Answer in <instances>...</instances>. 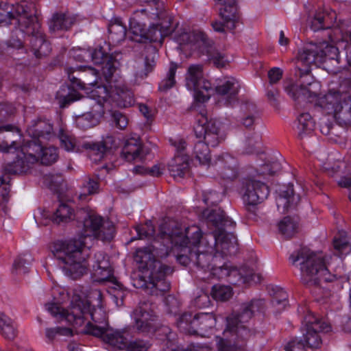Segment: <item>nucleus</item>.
<instances>
[{
  "label": "nucleus",
  "mask_w": 351,
  "mask_h": 351,
  "mask_svg": "<svg viewBox=\"0 0 351 351\" xmlns=\"http://www.w3.org/2000/svg\"><path fill=\"white\" fill-rule=\"evenodd\" d=\"M202 217L206 219L208 226H213L215 228L204 237H202L198 227L187 228L183 232L178 224L174 221H165L161 224L159 237L162 239V243L167 241L171 245L186 247L190 250L197 249L200 245H208L210 242L209 239L202 243L203 240L219 230H223L224 232H232L231 230L236 225L220 208L206 209L202 212ZM159 245V241H154L151 245L138 249L134 256L135 261L147 269L149 281L145 283V291L151 295L156 296L162 295L169 290L170 282L167 280V276L173 271L169 266L156 258V256L166 257L170 246L163 243L162 247L160 248Z\"/></svg>",
  "instance_id": "nucleus-1"
},
{
  "label": "nucleus",
  "mask_w": 351,
  "mask_h": 351,
  "mask_svg": "<svg viewBox=\"0 0 351 351\" xmlns=\"http://www.w3.org/2000/svg\"><path fill=\"white\" fill-rule=\"evenodd\" d=\"M71 219L77 221L80 238L58 241L51 247V252L64 274L77 279L87 270L85 262L86 239L93 237L104 242L110 241L114 237L115 228L112 221H105L86 208L73 213L68 204H60L53 216V221L59 224Z\"/></svg>",
  "instance_id": "nucleus-2"
},
{
  "label": "nucleus",
  "mask_w": 351,
  "mask_h": 351,
  "mask_svg": "<svg viewBox=\"0 0 351 351\" xmlns=\"http://www.w3.org/2000/svg\"><path fill=\"white\" fill-rule=\"evenodd\" d=\"M101 291L96 289L91 291L88 298L74 295L69 309L61 308L56 304H48L46 308L53 317L75 326H82L86 322L84 332L100 337L108 327L107 314L101 304Z\"/></svg>",
  "instance_id": "nucleus-3"
},
{
  "label": "nucleus",
  "mask_w": 351,
  "mask_h": 351,
  "mask_svg": "<svg viewBox=\"0 0 351 351\" xmlns=\"http://www.w3.org/2000/svg\"><path fill=\"white\" fill-rule=\"evenodd\" d=\"M338 48L328 44L327 42L319 43H310L304 46L298 52V62L305 66L304 69L298 68L295 75L300 78V84H292L286 88L287 93L294 99L301 97L306 98L308 90L307 86L312 82L310 75V66H319L327 60H335L339 62Z\"/></svg>",
  "instance_id": "nucleus-4"
},
{
  "label": "nucleus",
  "mask_w": 351,
  "mask_h": 351,
  "mask_svg": "<svg viewBox=\"0 0 351 351\" xmlns=\"http://www.w3.org/2000/svg\"><path fill=\"white\" fill-rule=\"evenodd\" d=\"M264 305L263 300H253L242 305L241 311L232 314L226 318V328L223 337H217L218 351L245 350L247 342L254 332L245 325L253 315L261 310Z\"/></svg>",
  "instance_id": "nucleus-5"
},
{
  "label": "nucleus",
  "mask_w": 351,
  "mask_h": 351,
  "mask_svg": "<svg viewBox=\"0 0 351 351\" xmlns=\"http://www.w3.org/2000/svg\"><path fill=\"white\" fill-rule=\"evenodd\" d=\"M15 11L19 16V31L27 36L34 55L37 58L48 56L51 51V44L46 39L41 25L36 17L35 5L33 3L23 1L16 4Z\"/></svg>",
  "instance_id": "nucleus-6"
},
{
  "label": "nucleus",
  "mask_w": 351,
  "mask_h": 351,
  "mask_svg": "<svg viewBox=\"0 0 351 351\" xmlns=\"http://www.w3.org/2000/svg\"><path fill=\"white\" fill-rule=\"evenodd\" d=\"M293 265L299 267L302 282L308 287L317 286L322 281L332 282L337 277L330 274L325 265L324 257L308 247H301L289 256Z\"/></svg>",
  "instance_id": "nucleus-7"
},
{
  "label": "nucleus",
  "mask_w": 351,
  "mask_h": 351,
  "mask_svg": "<svg viewBox=\"0 0 351 351\" xmlns=\"http://www.w3.org/2000/svg\"><path fill=\"white\" fill-rule=\"evenodd\" d=\"M208 239L210 241L208 245H200L197 249L189 250L190 261L198 270L197 278L207 274V269L213 263V258L215 257L213 253L215 250H221L222 253L226 254L228 252L230 253L231 250L236 249L237 247V239L232 232H224L223 230H219L213 234H209L202 243Z\"/></svg>",
  "instance_id": "nucleus-8"
},
{
  "label": "nucleus",
  "mask_w": 351,
  "mask_h": 351,
  "mask_svg": "<svg viewBox=\"0 0 351 351\" xmlns=\"http://www.w3.org/2000/svg\"><path fill=\"white\" fill-rule=\"evenodd\" d=\"M194 132L199 139L193 147V155L202 165H207L210 161L208 146L216 147L221 142L224 136L221 132V123L215 119L208 120L207 117L201 114L194 127Z\"/></svg>",
  "instance_id": "nucleus-9"
},
{
  "label": "nucleus",
  "mask_w": 351,
  "mask_h": 351,
  "mask_svg": "<svg viewBox=\"0 0 351 351\" xmlns=\"http://www.w3.org/2000/svg\"><path fill=\"white\" fill-rule=\"evenodd\" d=\"M226 278L230 284L235 285L260 281V276L255 274L253 268L247 265H243L239 269L232 268L228 263L223 261L221 254L219 252L215 254L213 263L207 269V274L199 276V278L204 281L212 278L220 280Z\"/></svg>",
  "instance_id": "nucleus-10"
},
{
  "label": "nucleus",
  "mask_w": 351,
  "mask_h": 351,
  "mask_svg": "<svg viewBox=\"0 0 351 351\" xmlns=\"http://www.w3.org/2000/svg\"><path fill=\"white\" fill-rule=\"evenodd\" d=\"M337 15L335 11L329 13L326 12H317L310 19V27L314 32L321 29L333 28L334 41L344 44L343 49L346 58L349 65L351 66V19L340 21L335 25L333 21Z\"/></svg>",
  "instance_id": "nucleus-11"
},
{
  "label": "nucleus",
  "mask_w": 351,
  "mask_h": 351,
  "mask_svg": "<svg viewBox=\"0 0 351 351\" xmlns=\"http://www.w3.org/2000/svg\"><path fill=\"white\" fill-rule=\"evenodd\" d=\"M215 324L216 317L212 313H199L194 316L191 313H184L177 320V326L180 331L201 336H206Z\"/></svg>",
  "instance_id": "nucleus-12"
},
{
  "label": "nucleus",
  "mask_w": 351,
  "mask_h": 351,
  "mask_svg": "<svg viewBox=\"0 0 351 351\" xmlns=\"http://www.w3.org/2000/svg\"><path fill=\"white\" fill-rule=\"evenodd\" d=\"M133 327L141 333H149L157 329L158 319L154 305L149 301L141 302L131 313Z\"/></svg>",
  "instance_id": "nucleus-13"
},
{
  "label": "nucleus",
  "mask_w": 351,
  "mask_h": 351,
  "mask_svg": "<svg viewBox=\"0 0 351 351\" xmlns=\"http://www.w3.org/2000/svg\"><path fill=\"white\" fill-rule=\"evenodd\" d=\"M301 330L306 345L311 348H317L322 344L320 333L330 331L331 326L309 312L302 321Z\"/></svg>",
  "instance_id": "nucleus-14"
},
{
  "label": "nucleus",
  "mask_w": 351,
  "mask_h": 351,
  "mask_svg": "<svg viewBox=\"0 0 351 351\" xmlns=\"http://www.w3.org/2000/svg\"><path fill=\"white\" fill-rule=\"evenodd\" d=\"M95 260L93 264V269L96 280L98 282L109 281L114 285L115 291L114 297L116 299H121V304H123V300L125 297V292L121 291V285L117 281L113 276V271L110 264L108 256L102 252H97L95 254Z\"/></svg>",
  "instance_id": "nucleus-15"
},
{
  "label": "nucleus",
  "mask_w": 351,
  "mask_h": 351,
  "mask_svg": "<svg viewBox=\"0 0 351 351\" xmlns=\"http://www.w3.org/2000/svg\"><path fill=\"white\" fill-rule=\"evenodd\" d=\"M97 88L101 90L104 93V95L99 96L97 100L90 97L82 98L83 104L89 106L90 110L77 119V125L80 128L83 129L92 128L104 114V102L108 97L107 90L104 86H97Z\"/></svg>",
  "instance_id": "nucleus-16"
},
{
  "label": "nucleus",
  "mask_w": 351,
  "mask_h": 351,
  "mask_svg": "<svg viewBox=\"0 0 351 351\" xmlns=\"http://www.w3.org/2000/svg\"><path fill=\"white\" fill-rule=\"evenodd\" d=\"M186 81V87L195 93L197 99L202 102L209 99L213 89L211 83L203 77L202 65L190 66L188 69Z\"/></svg>",
  "instance_id": "nucleus-17"
},
{
  "label": "nucleus",
  "mask_w": 351,
  "mask_h": 351,
  "mask_svg": "<svg viewBox=\"0 0 351 351\" xmlns=\"http://www.w3.org/2000/svg\"><path fill=\"white\" fill-rule=\"evenodd\" d=\"M219 8V16L222 21H214L211 25L215 31L224 32L225 29L232 30L240 19L237 0H215Z\"/></svg>",
  "instance_id": "nucleus-18"
},
{
  "label": "nucleus",
  "mask_w": 351,
  "mask_h": 351,
  "mask_svg": "<svg viewBox=\"0 0 351 351\" xmlns=\"http://www.w3.org/2000/svg\"><path fill=\"white\" fill-rule=\"evenodd\" d=\"M324 107L335 116L351 119V95L347 93L330 90L322 100Z\"/></svg>",
  "instance_id": "nucleus-19"
},
{
  "label": "nucleus",
  "mask_w": 351,
  "mask_h": 351,
  "mask_svg": "<svg viewBox=\"0 0 351 351\" xmlns=\"http://www.w3.org/2000/svg\"><path fill=\"white\" fill-rule=\"evenodd\" d=\"M242 193L247 209L250 210V206H254L267 199L269 190L264 182L247 178L243 181Z\"/></svg>",
  "instance_id": "nucleus-20"
},
{
  "label": "nucleus",
  "mask_w": 351,
  "mask_h": 351,
  "mask_svg": "<svg viewBox=\"0 0 351 351\" xmlns=\"http://www.w3.org/2000/svg\"><path fill=\"white\" fill-rule=\"evenodd\" d=\"M77 55L79 61H86V58H91L95 64H103L101 73L106 80H108L115 71V66L112 62V56L105 52L101 47L95 49L92 51L80 50Z\"/></svg>",
  "instance_id": "nucleus-21"
},
{
  "label": "nucleus",
  "mask_w": 351,
  "mask_h": 351,
  "mask_svg": "<svg viewBox=\"0 0 351 351\" xmlns=\"http://www.w3.org/2000/svg\"><path fill=\"white\" fill-rule=\"evenodd\" d=\"M240 82L233 77H226L215 87L219 106H231L238 100Z\"/></svg>",
  "instance_id": "nucleus-22"
},
{
  "label": "nucleus",
  "mask_w": 351,
  "mask_h": 351,
  "mask_svg": "<svg viewBox=\"0 0 351 351\" xmlns=\"http://www.w3.org/2000/svg\"><path fill=\"white\" fill-rule=\"evenodd\" d=\"M175 147L176 154L169 165V171L173 178H183L188 172L189 157L184 153L186 143L183 139H177L171 142Z\"/></svg>",
  "instance_id": "nucleus-23"
},
{
  "label": "nucleus",
  "mask_w": 351,
  "mask_h": 351,
  "mask_svg": "<svg viewBox=\"0 0 351 351\" xmlns=\"http://www.w3.org/2000/svg\"><path fill=\"white\" fill-rule=\"evenodd\" d=\"M29 161L36 162L40 161L43 165H50L54 163L58 158V149L56 147H44V143L29 142L27 149Z\"/></svg>",
  "instance_id": "nucleus-24"
},
{
  "label": "nucleus",
  "mask_w": 351,
  "mask_h": 351,
  "mask_svg": "<svg viewBox=\"0 0 351 351\" xmlns=\"http://www.w3.org/2000/svg\"><path fill=\"white\" fill-rule=\"evenodd\" d=\"M66 71L73 86L84 89L86 85L95 86L97 83L99 72L95 69L85 67L81 72L80 67H69Z\"/></svg>",
  "instance_id": "nucleus-25"
},
{
  "label": "nucleus",
  "mask_w": 351,
  "mask_h": 351,
  "mask_svg": "<svg viewBox=\"0 0 351 351\" xmlns=\"http://www.w3.org/2000/svg\"><path fill=\"white\" fill-rule=\"evenodd\" d=\"M197 39L199 51L206 54L208 60L213 62L216 67H223L228 64V60L226 55L214 46L213 41L209 40L206 35L200 32L197 35Z\"/></svg>",
  "instance_id": "nucleus-26"
},
{
  "label": "nucleus",
  "mask_w": 351,
  "mask_h": 351,
  "mask_svg": "<svg viewBox=\"0 0 351 351\" xmlns=\"http://www.w3.org/2000/svg\"><path fill=\"white\" fill-rule=\"evenodd\" d=\"M213 167L224 180H232L238 176L237 160L228 153L217 156Z\"/></svg>",
  "instance_id": "nucleus-27"
},
{
  "label": "nucleus",
  "mask_w": 351,
  "mask_h": 351,
  "mask_svg": "<svg viewBox=\"0 0 351 351\" xmlns=\"http://www.w3.org/2000/svg\"><path fill=\"white\" fill-rule=\"evenodd\" d=\"M116 140L112 136H106L102 141L86 143L84 147L88 149V157L93 162L101 161L107 153L117 147Z\"/></svg>",
  "instance_id": "nucleus-28"
},
{
  "label": "nucleus",
  "mask_w": 351,
  "mask_h": 351,
  "mask_svg": "<svg viewBox=\"0 0 351 351\" xmlns=\"http://www.w3.org/2000/svg\"><path fill=\"white\" fill-rule=\"evenodd\" d=\"M300 197L293 190V185L282 186L278 191L276 205L279 211L285 213L294 208L299 203Z\"/></svg>",
  "instance_id": "nucleus-29"
},
{
  "label": "nucleus",
  "mask_w": 351,
  "mask_h": 351,
  "mask_svg": "<svg viewBox=\"0 0 351 351\" xmlns=\"http://www.w3.org/2000/svg\"><path fill=\"white\" fill-rule=\"evenodd\" d=\"M27 132L32 138L30 142L38 144L44 143L53 136L52 125L48 121L41 119L33 121L27 128Z\"/></svg>",
  "instance_id": "nucleus-30"
},
{
  "label": "nucleus",
  "mask_w": 351,
  "mask_h": 351,
  "mask_svg": "<svg viewBox=\"0 0 351 351\" xmlns=\"http://www.w3.org/2000/svg\"><path fill=\"white\" fill-rule=\"evenodd\" d=\"M147 153V149L142 146L138 136L127 139L122 149L123 157L129 162L143 161Z\"/></svg>",
  "instance_id": "nucleus-31"
},
{
  "label": "nucleus",
  "mask_w": 351,
  "mask_h": 351,
  "mask_svg": "<svg viewBox=\"0 0 351 351\" xmlns=\"http://www.w3.org/2000/svg\"><path fill=\"white\" fill-rule=\"evenodd\" d=\"M129 329V327L121 330L108 327L99 337L111 346L119 350H124L128 341L126 335H128Z\"/></svg>",
  "instance_id": "nucleus-32"
},
{
  "label": "nucleus",
  "mask_w": 351,
  "mask_h": 351,
  "mask_svg": "<svg viewBox=\"0 0 351 351\" xmlns=\"http://www.w3.org/2000/svg\"><path fill=\"white\" fill-rule=\"evenodd\" d=\"M28 144L22 147L21 152L18 155L17 159L11 163L8 164L6 171L9 173L18 174L26 173L29 169L31 165L35 162H31L27 153Z\"/></svg>",
  "instance_id": "nucleus-33"
},
{
  "label": "nucleus",
  "mask_w": 351,
  "mask_h": 351,
  "mask_svg": "<svg viewBox=\"0 0 351 351\" xmlns=\"http://www.w3.org/2000/svg\"><path fill=\"white\" fill-rule=\"evenodd\" d=\"M143 55L145 56V68L143 70L136 73V77L141 79L146 77L154 70L156 66V60L158 58V50L156 47L149 45L145 47Z\"/></svg>",
  "instance_id": "nucleus-34"
},
{
  "label": "nucleus",
  "mask_w": 351,
  "mask_h": 351,
  "mask_svg": "<svg viewBox=\"0 0 351 351\" xmlns=\"http://www.w3.org/2000/svg\"><path fill=\"white\" fill-rule=\"evenodd\" d=\"M75 18L67 14L56 13L53 15L49 23L50 32L67 31L75 23Z\"/></svg>",
  "instance_id": "nucleus-35"
},
{
  "label": "nucleus",
  "mask_w": 351,
  "mask_h": 351,
  "mask_svg": "<svg viewBox=\"0 0 351 351\" xmlns=\"http://www.w3.org/2000/svg\"><path fill=\"white\" fill-rule=\"evenodd\" d=\"M108 38L114 45L119 44L127 36L126 27L120 19H114L108 25Z\"/></svg>",
  "instance_id": "nucleus-36"
},
{
  "label": "nucleus",
  "mask_w": 351,
  "mask_h": 351,
  "mask_svg": "<svg viewBox=\"0 0 351 351\" xmlns=\"http://www.w3.org/2000/svg\"><path fill=\"white\" fill-rule=\"evenodd\" d=\"M4 132H12V134H9L8 136H3L8 140L3 141L0 144V150L3 152H10L12 149L16 150V148L15 145L16 140L13 139L10 137V136H16L17 137H20L21 133L19 129L16 126L12 124L0 126V134Z\"/></svg>",
  "instance_id": "nucleus-37"
},
{
  "label": "nucleus",
  "mask_w": 351,
  "mask_h": 351,
  "mask_svg": "<svg viewBox=\"0 0 351 351\" xmlns=\"http://www.w3.org/2000/svg\"><path fill=\"white\" fill-rule=\"evenodd\" d=\"M0 332L5 338L10 340L17 335L16 323L2 312H0Z\"/></svg>",
  "instance_id": "nucleus-38"
},
{
  "label": "nucleus",
  "mask_w": 351,
  "mask_h": 351,
  "mask_svg": "<svg viewBox=\"0 0 351 351\" xmlns=\"http://www.w3.org/2000/svg\"><path fill=\"white\" fill-rule=\"evenodd\" d=\"M56 99H58L60 106L64 108L71 102L80 99V97L74 89L67 86H62L56 93Z\"/></svg>",
  "instance_id": "nucleus-39"
},
{
  "label": "nucleus",
  "mask_w": 351,
  "mask_h": 351,
  "mask_svg": "<svg viewBox=\"0 0 351 351\" xmlns=\"http://www.w3.org/2000/svg\"><path fill=\"white\" fill-rule=\"evenodd\" d=\"M171 32V30L169 28L162 30L160 24H153L147 31L145 30L143 39L144 38L149 42L162 43L163 38Z\"/></svg>",
  "instance_id": "nucleus-40"
},
{
  "label": "nucleus",
  "mask_w": 351,
  "mask_h": 351,
  "mask_svg": "<svg viewBox=\"0 0 351 351\" xmlns=\"http://www.w3.org/2000/svg\"><path fill=\"white\" fill-rule=\"evenodd\" d=\"M298 221L290 217H284L278 223L280 232L286 238L293 237L298 230Z\"/></svg>",
  "instance_id": "nucleus-41"
},
{
  "label": "nucleus",
  "mask_w": 351,
  "mask_h": 351,
  "mask_svg": "<svg viewBox=\"0 0 351 351\" xmlns=\"http://www.w3.org/2000/svg\"><path fill=\"white\" fill-rule=\"evenodd\" d=\"M298 134L301 137L304 134L310 133L314 129L315 123L308 112L301 113L298 117Z\"/></svg>",
  "instance_id": "nucleus-42"
},
{
  "label": "nucleus",
  "mask_w": 351,
  "mask_h": 351,
  "mask_svg": "<svg viewBox=\"0 0 351 351\" xmlns=\"http://www.w3.org/2000/svg\"><path fill=\"white\" fill-rule=\"evenodd\" d=\"M58 138L60 141V146L67 152H77L78 148L76 145L75 138L67 131L64 130L62 128L60 129L58 132Z\"/></svg>",
  "instance_id": "nucleus-43"
},
{
  "label": "nucleus",
  "mask_w": 351,
  "mask_h": 351,
  "mask_svg": "<svg viewBox=\"0 0 351 351\" xmlns=\"http://www.w3.org/2000/svg\"><path fill=\"white\" fill-rule=\"evenodd\" d=\"M243 152L247 154L262 153L261 136L257 134H254L252 136H247Z\"/></svg>",
  "instance_id": "nucleus-44"
},
{
  "label": "nucleus",
  "mask_w": 351,
  "mask_h": 351,
  "mask_svg": "<svg viewBox=\"0 0 351 351\" xmlns=\"http://www.w3.org/2000/svg\"><path fill=\"white\" fill-rule=\"evenodd\" d=\"M178 65L175 63H171L169 71L165 78L160 82L158 89L160 91L167 92L176 84V73Z\"/></svg>",
  "instance_id": "nucleus-45"
},
{
  "label": "nucleus",
  "mask_w": 351,
  "mask_h": 351,
  "mask_svg": "<svg viewBox=\"0 0 351 351\" xmlns=\"http://www.w3.org/2000/svg\"><path fill=\"white\" fill-rule=\"evenodd\" d=\"M274 291L271 303L273 306L275 307L278 312H280L284 310L288 304V295L285 290L280 287H276Z\"/></svg>",
  "instance_id": "nucleus-46"
},
{
  "label": "nucleus",
  "mask_w": 351,
  "mask_h": 351,
  "mask_svg": "<svg viewBox=\"0 0 351 351\" xmlns=\"http://www.w3.org/2000/svg\"><path fill=\"white\" fill-rule=\"evenodd\" d=\"M232 289L230 286L215 285L213 286L211 295L218 301H226L232 296Z\"/></svg>",
  "instance_id": "nucleus-47"
},
{
  "label": "nucleus",
  "mask_w": 351,
  "mask_h": 351,
  "mask_svg": "<svg viewBox=\"0 0 351 351\" xmlns=\"http://www.w3.org/2000/svg\"><path fill=\"white\" fill-rule=\"evenodd\" d=\"M82 189L83 192L80 195L81 199H85L87 195L97 193L99 191L97 179L86 178L82 183Z\"/></svg>",
  "instance_id": "nucleus-48"
},
{
  "label": "nucleus",
  "mask_w": 351,
  "mask_h": 351,
  "mask_svg": "<svg viewBox=\"0 0 351 351\" xmlns=\"http://www.w3.org/2000/svg\"><path fill=\"white\" fill-rule=\"evenodd\" d=\"M32 257L29 254H25L17 257L13 264V267L17 273L26 274L32 262Z\"/></svg>",
  "instance_id": "nucleus-49"
},
{
  "label": "nucleus",
  "mask_w": 351,
  "mask_h": 351,
  "mask_svg": "<svg viewBox=\"0 0 351 351\" xmlns=\"http://www.w3.org/2000/svg\"><path fill=\"white\" fill-rule=\"evenodd\" d=\"M57 335L72 336V330L66 327L47 328L45 329V337L48 342H52Z\"/></svg>",
  "instance_id": "nucleus-50"
},
{
  "label": "nucleus",
  "mask_w": 351,
  "mask_h": 351,
  "mask_svg": "<svg viewBox=\"0 0 351 351\" xmlns=\"http://www.w3.org/2000/svg\"><path fill=\"white\" fill-rule=\"evenodd\" d=\"M151 346V343L146 340L136 339L135 340L127 342V346L124 350L127 351H147Z\"/></svg>",
  "instance_id": "nucleus-51"
},
{
  "label": "nucleus",
  "mask_w": 351,
  "mask_h": 351,
  "mask_svg": "<svg viewBox=\"0 0 351 351\" xmlns=\"http://www.w3.org/2000/svg\"><path fill=\"white\" fill-rule=\"evenodd\" d=\"M136 232L140 239H151L155 234V229L152 223L147 221L144 225L136 226Z\"/></svg>",
  "instance_id": "nucleus-52"
},
{
  "label": "nucleus",
  "mask_w": 351,
  "mask_h": 351,
  "mask_svg": "<svg viewBox=\"0 0 351 351\" xmlns=\"http://www.w3.org/2000/svg\"><path fill=\"white\" fill-rule=\"evenodd\" d=\"M145 32V29L138 22L136 21H130L128 34H132L134 36H130L131 40L136 42H142Z\"/></svg>",
  "instance_id": "nucleus-53"
},
{
  "label": "nucleus",
  "mask_w": 351,
  "mask_h": 351,
  "mask_svg": "<svg viewBox=\"0 0 351 351\" xmlns=\"http://www.w3.org/2000/svg\"><path fill=\"white\" fill-rule=\"evenodd\" d=\"M333 245L339 256L347 254L351 251V246L346 238L335 237L333 241Z\"/></svg>",
  "instance_id": "nucleus-54"
},
{
  "label": "nucleus",
  "mask_w": 351,
  "mask_h": 351,
  "mask_svg": "<svg viewBox=\"0 0 351 351\" xmlns=\"http://www.w3.org/2000/svg\"><path fill=\"white\" fill-rule=\"evenodd\" d=\"M62 176L60 173L49 174L44 177V183L53 191H58L63 182Z\"/></svg>",
  "instance_id": "nucleus-55"
},
{
  "label": "nucleus",
  "mask_w": 351,
  "mask_h": 351,
  "mask_svg": "<svg viewBox=\"0 0 351 351\" xmlns=\"http://www.w3.org/2000/svg\"><path fill=\"white\" fill-rule=\"evenodd\" d=\"M111 121L112 124L120 130H124L128 124V117L119 111L112 112Z\"/></svg>",
  "instance_id": "nucleus-56"
},
{
  "label": "nucleus",
  "mask_w": 351,
  "mask_h": 351,
  "mask_svg": "<svg viewBox=\"0 0 351 351\" xmlns=\"http://www.w3.org/2000/svg\"><path fill=\"white\" fill-rule=\"evenodd\" d=\"M221 193L210 191L204 194L203 200L207 205H215L221 200Z\"/></svg>",
  "instance_id": "nucleus-57"
},
{
  "label": "nucleus",
  "mask_w": 351,
  "mask_h": 351,
  "mask_svg": "<svg viewBox=\"0 0 351 351\" xmlns=\"http://www.w3.org/2000/svg\"><path fill=\"white\" fill-rule=\"evenodd\" d=\"M285 351H306L305 345L302 340L297 338L289 341L285 346Z\"/></svg>",
  "instance_id": "nucleus-58"
},
{
  "label": "nucleus",
  "mask_w": 351,
  "mask_h": 351,
  "mask_svg": "<svg viewBox=\"0 0 351 351\" xmlns=\"http://www.w3.org/2000/svg\"><path fill=\"white\" fill-rule=\"evenodd\" d=\"M165 305L167 307V312L170 314H176L180 306L179 301L173 295H168L165 300Z\"/></svg>",
  "instance_id": "nucleus-59"
},
{
  "label": "nucleus",
  "mask_w": 351,
  "mask_h": 351,
  "mask_svg": "<svg viewBox=\"0 0 351 351\" xmlns=\"http://www.w3.org/2000/svg\"><path fill=\"white\" fill-rule=\"evenodd\" d=\"M15 108L12 104H0V121H3L7 117L13 114Z\"/></svg>",
  "instance_id": "nucleus-60"
},
{
  "label": "nucleus",
  "mask_w": 351,
  "mask_h": 351,
  "mask_svg": "<svg viewBox=\"0 0 351 351\" xmlns=\"http://www.w3.org/2000/svg\"><path fill=\"white\" fill-rule=\"evenodd\" d=\"M264 170L261 172L263 174L274 175L281 169V165L278 162H273L272 163H265L263 165Z\"/></svg>",
  "instance_id": "nucleus-61"
},
{
  "label": "nucleus",
  "mask_w": 351,
  "mask_h": 351,
  "mask_svg": "<svg viewBox=\"0 0 351 351\" xmlns=\"http://www.w3.org/2000/svg\"><path fill=\"white\" fill-rule=\"evenodd\" d=\"M195 305L198 308H205L210 304V300L206 293H202L195 298Z\"/></svg>",
  "instance_id": "nucleus-62"
},
{
  "label": "nucleus",
  "mask_w": 351,
  "mask_h": 351,
  "mask_svg": "<svg viewBox=\"0 0 351 351\" xmlns=\"http://www.w3.org/2000/svg\"><path fill=\"white\" fill-rule=\"evenodd\" d=\"M282 76V71L277 67L271 69L268 72V77L269 79L270 84H275L278 82Z\"/></svg>",
  "instance_id": "nucleus-63"
},
{
  "label": "nucleus",
  "mask_w": 351,
  "mask_h": 351,
  "mask_svg": "<svg viewBox=\"0 0 351 351\" xmlns=\"http://www.w3.org/2000/svg\"><path fill=\"white\" fill-rule=\"evenodd\" d=\"M10 192L8 184L5 183V180L0 176V195L3 200H7Z\"/></svg>",
  "instance_id": "nucleus-64"
}]
</instances>
